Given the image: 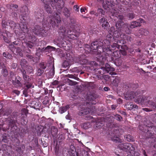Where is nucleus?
<instances>
[{
  "mask_svg": "<svg viewBox=\"0 0 156 156\" xmlns=\"http://www.w3.org/2000/svg\"><path fill=\"white\" fill-rule=\"evenodd\" d=\"M39 68L42 69H45L47 67V64L46 62H41L39 65Z\"/></svg>",
  "mask_w": 156,
  "mask_h": 156,
  "instance_id": "obj_48",
  "label": "nucleus"
},
{
  "mask_svg": "<svg viewBox=\"0 0 156 156\" xmlns=\"http://www.w3.org/2000/svg\"><path fill=\"white\" fill-rule=\"evenodd\" d=\"M23 69L26 70L30 73H32L33 71L32 67L29 65L27 66V67H26V68H24Z\"/></svg>",
  "mask_w": 156,
  "mask_h": 156,
  "instance_id": "obj_53",
  "label": "nucleus"
},
{
  "mask_svg": "<svg viewBox=\"0 0 156 156\" xmlns=\"http://www.w3.org/2000/svg\"><path fill=\"white\" fill-rule=\"evenodd\" d=\"M28 112V111L27 110L25 112V114L21 115V122H23L24 124H27V114Z\"/></svg>",
  "mask_w": 156,
  "mask_h": 156,
  "instance_id": "obj_27",
  "label": "nucleus"
},
{
  "mask_svg": "<svg viewBox=\"0 0 156 156\" xmlns=\"http://www.w3.org/2000/svg\"><path fill=\"white\" fill-rule=\"evenodd\" d=\"M147 104L149 105H150L153 107H156V103L153 101L152 100H148L147 102Z\"/></svg>",
  "mask_w": 156,
  "mask_h": 156,
  "instance_id": "obj_50",
  "label": "nucleus"
},
{
  "mask_svg": "<svg viewBox=\"0 0 156 156\" xmlns=\"http://www.w3.org/2000/svg\"><path fill=\"white\" fill-rule=\"evenodd\" d=\"M125 24V23L122 21H118L116 23L115 26L118 30H122L123 29Z\"/></svg>",
  "mask_w": 156,
  "mask_h": 156,
  "instance_id": "obj_26",
  "label": "nucleus"
},
{
  "mask_svg": "<svg viewBox=\"0 0 156 156\" xmlns=\"http://www.w3.org/2000/svg\"><path fill=\"white\" fill-rule=\"evenodd\" d=\"M55 48L50 46H48L45 48H43L41 49L39 48L37 51L36 54L37 55H38V53L39 54H40L42 52H50L53 50H55Z\"/></svg>",
  "mask_w": 156,
  "mask_h": 156,
  "instance_id": "obj_18",
  "label": "nucleus"
},
{
  "mask_svg": "<svg viewBox=\"0 0 156 156\" xmlns=\"http://www.w3.org/2000/svg\"><path fill=\"white\" fill-rule=\"evenodd\" d=\"M69 108V105H68L65 106L60 108L59 111L61 113H62L66 112Z\"/></svg>",
  "mask_w": 156,
  "mask_h": 156,
  "instance_id": "obj_44",
  "label": "nucleus"
},
{
  "mask_svg": "<svg viewBox=\"0 0 156 156\" xmlns=\"http://www.w3.org/2000/svg\"><path fill=\"white\" fill-rule=\"evenodd\" d=\"M144 21L142 18H140L137 20L132 22L131 23L130 25L131 28H133L136 27H139L141 26V23H144Z\"/></svg>",
  "mask_w": 156,
  "mask_h": 156,
  "instance_id": "obj_19",
  "label": "nucleus"
},
{
  "mask_svg": "<svg viewBox=\"0 0 156 156\" xmlns=\"http://www.w3.org/2000/svg\"><path fill=\"white\" fill-rule=\"evenodd\" d=\"M119 50H117L114 51L112 54V60H114L115 63L118 62V65H120L122 63V60L120 58L121 55L120 53Z\"/></svg>",
  "mask_w": 156,
  "mask_h": 156,
  "instance_id": "obj_12",
  "label": "nucleus"
},
{
  "mask_svg": "<svg viewBox=\"0 0 156 156\" xmlns=\"http://www.w3.org/2000/svg\"><path fill=\"white\" fill-rule=\"evenodd\" d=\"M76 58L77 62L81 65H86L88 62V60L86 58V56L84 55H81Z\"/></svg>",
  "mask_w": 156,
  "mask_h": 156,
  "instance_id": "obj_16",
  "label": "nucleus"
},
{
  "mask_svg": "<svg viewBox=\"0 0 156 156\" xmlns=\"http://www.w3.org/2000/svg\"><path fill=\"white\" fill-rule=\"evenodd\" d=\"M142 131L146 133L147 135H149L150 137H151L153 134L156 133V127L153 126L152 124H151L150 126L148 124Z\"/></svg>",
  "mask_w": 156,
  "mask_h": 156,
  "instance_id": "obj_10",
  "label": "nucleus"
},
{
  "mask_svg": "<svg viewBox=\"0 0 156 156\" xmlns=\"http://www.w3.org/2000/svg\"><path fill=\"white\" fill-rule=\"evenodd\" d=\"M29 17L28 15H24L23 14H21V17H20V20H21V22H26L27 20L29 19Z\"/></svg>",
  "mask_w": 156,
  "mask_h": 156,
  "instance_id": "obj_39",
  "label": "nucleus"
},
{
  "mask_svg": "<svg viewBox=\"0 0 156 156\" xmlns=\"http://www.w3.org/2000/svg\"><path fill=\"white\" fill-rule=\"evenodd\" d=\"M125 137V139L128 142H133L135 141L133 137L130 134L126 135Z\"/></svg>",
  "mask_w": 156,
  "mask_h": 156,
  "instance_id": "obj_40",
  "label": "nucleus"
},
{
  "mask_svg": "<svg viewBox=\"0 0 156 156\" xmlns=\"http://www.w3.org/2000/svg\"><path fill=\"white\" fill-rule=\"evenodd\" d=\"M135 14L133 13H129L127 14V17L130 19H132L135 17Z\"/></svg>",
  "mask_w": 156,
  "mask_h": 156,
  "instance_id": "obj_62",
  "label": "nucleus"
},
{
  "mask_svg": "<svg viewBox=\"0 0 156 156\" xmlns=\"http://www.w3.org/2000/svg\"><path fill=\"white\" fill-rule=\"evenodd\" d=\"M8 21L6 22L5 20H2V26L3 28H5L6 26H8Z\"/></svg>",
  "mask_w": 156,
  "mask_h": 156,
  "instance_id": "obj_58",
  "label": "nucleus"
},
{
  "mask_svg": "<svg viewBox=\"0 0 156 156\" xmlns=\"http://www.w3.org/2000/svg\"><path fill=\"white\" fill-rule=\"evenodd\" d=\"M119 148L121 150L131 153L135 150V147L129 143L120 144L118 145Z\"/></svg>",
  "mask_w": 156,
  "mask_h": 156,
  "instance_id": "obj_9",
  "label": "nucleus"
},
{
  "mask_svg": "<svg viewBox=\"0 0 156 156\" xmlns=\"http://www.w3.org/2000/svg\"><path fill=\"white\" fill-rule=\"evenodd\" d=\"M130 28V25L129 24L125 23V24L124 25L123 29L122 30V31L125 32L127 34H129L131 33Z\"/></svg>",
  "mask_w": 156,
  "mask_h": 156,
  "instance_id": "obj_25",
  "label": "nucleus"
},
{
  "mask_svg": "<svg viewBox=\"0 0 156 156\" xmlns=\"http://www.w3.org/2000/svg\"><path fill=\"white\" fill-rule=\"evenodd\" d=\"M22 42L19 40L17 39L15 41L12 42V43L14 44V45L19 46L21 45Z\"/></svg>",
  "mask_w": 156,
  "mask_h": 156,
  "instance_id": "obj_59",
  "label": "nucleus"
},
{
  "mask_svg": "<svg viewBox=\"0 0 156 156\" xmlns=\"http://www.w3.org/2000/svg\"><path fill=\"white\" fill-rule=\"evenodd\" d=\"M97 98L96 95L94 93L90 92L86 95V99L90 101H93Z\"/></svg>",
  "mask_w": 156,
  "mask_h": 156,
  "instance_id": "obj_23",
  "label": "nucleus"
},
{
  "mask_svg": "<svg viewBox=\"0 0 156 156\" xmlns=\"http://www.w3.org/2000/svg\"><path fill=\"white\" fill-rule=\"evenodd\" d=\"M34 15L37 21L40 23L42 22L43 25L46 26L48 25L50 27L51 26L52 27H54L61 21L59 14L57 12L53 16H48L46 20L44 19V12L42 9L35 11Z\"/></svg>",
  "mask_w": 156,
  "mask_h": 156,
  "instance_id": "obj_2",
  "label": "nucleus"
},
{
  "mask_svg": "<svg viewBox=\"0 0 156 156\" xmlns=\"http://www.w3.org/2000/svg\"><path fill=\"white\" fill-rule=\"evenodd\" d=\"M44 27L39 25H36L32 30L33 32L39 37H43L46 36L48 34L47 31L44 29Z\"/></svg>",
  "mask_w": 156,
  "mask_h": 156,
  "instance_id": "obj_8",
  "label": "nucleus"
},
{
  "mask_svg": "<svg viewBox=\"0 0 156 156\" xmlns=\"http://www.w3.org/2000/svg\"><path fill=\"white\" fill-rule=\"evenodd\" d=\"M67 30V29L66 30V27L63 26H62L59 28L58 32L59 35L61 37H64L65 35L72 32L71 29H69L68 30Z\"/></svg>",
  "mask_w": 156,
  "mask_h": 156,
  "instance_id": "obj_17",
  "label": "nucleus"
},
{
  "mask_svg": "<svg viewBox=\"0 0 156 156\" xmlns=\"http://www.w3.org/2000/svg\"><path fill=\"white\" fill-rule=\"evenodd\" d=\"M65 139V134H59L58 137V140L59 143L63 141Z\"/></svg>",
  "mask_w": 156,
  "mask_h": 156,
  "instance_id": "obj_55",
  "label": "nucleus"
},
{
  "mask_svg": "<svg viewBox=\"0 0 156 156\" xmlns=\"http://www.w3.org/2000/svg\"><path fill=\"white\" fill-rule=\"evenodd\" d=\"M98 1L101 2H103L104 7L109 8L110 7H112L115 6V5H117L118 3V0H115L114 1H112L111 0H97Z\"/></svg>",
  "mask_w": 156,
  "mask_h": 156,
  "instance_id": "obj_15",
  "label": "nucleus"
},
{
  "mask_svg": "<svg viewBox=\"0 0 156 156\" xmlns=\"http://www.w3.org/2000/svg\"><path fill=\"white\" fill-rule=\"evenodd\" d=\"M66 76L69 78L74 79L76 80L79 79V78L73 74H68L66 75Z\"/></svg>",
  "mask_w": 156,
  "mask_h": 156,
  "instance_id": "obj_63",
  "label": "nucleus"
},
{
  "mask_svg": "<svg viewBox=\"0 0 156 156\" xmlns=\"http://www.w3.org/2000/svg\"><path fill=\"white\" fill-rule=\"evenodd\" d=\"M116 5V7L118 8L116 9L112 8L110 10V12L112 14L111 16H112L116 17L118 19L120 20L119 21H122L124 19V17L122 15H119L118 13H119V12H124V10L122 8V6L121 5L119 4L118 2V4L117 5Z\"/></svg>",
  "mask_w": 156,
  "mask_h": 156,
  "instance_id": "obj_6",
  "label": "nucleus"
},
{
  "mask_svg": "<svg viewBox=\"0 0 156 156\" xmlns=\"http://www.w3.org/2000/svg\"><path fill=\"white\" fill-rule=\"evenodd\" d=\"M8 33H9V32L8 31H7L6 30H5V32L0 30V34L3 37V40L6 43L9 44L11 42V41L8 39V38L4 35V34H5L6 35V36H8Z\"/></svg>",
  "mask_w": 156,
  "mask_h": 156,
  "instance_id": "obj_22",
  "label": "nucleus"
},
{
  "mask_svg": "<svg viewBox=\"0 0 156 156\" xmlns=\"http://www.w3.org/2000/svg\"><path fill=\"white\" fill-rule=\"evenodd\" d=\"M69 66V63L68 61H65L62 63V66L64 68H66L68 67Z\"/></svg>",
  "mask_w": 156,
  "mask_h": 156,
  "instance_id": "obj_60",
  "label": "nucleus"
},
{
  "mask_svg": "<svg viewBox=\"0 0 156 156\" xmlns=\"http://www.w3.org/2000/svg\"><path fill=\"white\" fill-rule=\"evenodd\" d=\"M125 106L128 110H131L133 108L137 109L138 106L136 105L133 104L132 103L128 102L126 104Z\"/></svg>",
  "mask_w": 156,
  "mask_h": 156,
  "instance_id": "obj_24",
  "label": "nucleus"
},
{
  "mask_svg": "<svg viewBox=\"0 0 156 156\" xmlns=\"http://www.w3.org/2000/svg\"><path fill=\"white\" fill-rule=\"evenodd\" d=\"M15 48L16 49V52L18 53L20 56H22L23 55L21 52L22 50L21 48L18 47L17 48L15 47Z\"/></svg>",
  "mask_w": 156,
  "mask_h": 156,
  "instance_id": "obj_61",
  "label": "nucleus"
},
{
  "mask_svg": "<svg viewBox=\"0 0 156 156\" xmlns=\"http://www.w3.org/2000/svg\"><path fill=\"white\" fill-rule=\"evenodd\" d=\"M55 67L54 65L52 66V69L49 72V74L50 76L51 77H52L54 76L55 74Z\"/></svg>",
  "mask_w": 156,
  "mask_h": 156,
  "instance_id": "obj_57",
  "label": "nucleus"
},
{
  "mask_svg": "<svg viewBox=\"0 0 156 156\" xmlns=\"http://www.w3.org/2000/svg\"><path fill=\"white\" fill-rule=\"evenodd\" d=\"M50 2H48L44 4V9L46 12L48 13H51L53 12L52 9L50 7Z\"/></svg>",
  "mask_w": 156,
  "mask_h": 156,
  "instance_id": "obj_28",
  "label": "nucleus"
},
{
  "mask_svg": "<svg viewBox=\"0 0 156 156\" xmlns=\"http://www.w3.org/2000/svg\"><path fill=\"white\" fill-rule=\"evenodd\" d=\"M44 72V70L39 68L37 69V75L38 76H40L43 74Z\"/></svg>",
  "mask_w": 156,
  "mask_h": 156,
  "instance_id": "obj_56",
  "label": "nucleus"
},
{
  "mask_svg": "<svg viewBox=\"0 0 156 156\" xmlns=\"http://www.w3.org/2000/svg\"><path fill=\"white\" fill-rule=\"evenodd\" d=\"M70 20V22L69 24L70 26H72L73 28L74 27V26L76 25V20L73 18L71 17Z\"/></svg>",
  "mask_w": 156,
  "mask_h": 156,
  "instance_id": "obj_45",
  "label": "nucleus"
},
{
  "mask_svg": "<svg viewBox=\"0 0 156 156\" xmlns=\"http://www.w3.org/2000/svg\"><path fill=\"white\" fill-rule=\"evenodd\" d=\"M83 69V67L82 66H81L74 67L72 69V70L73 72H75L78 73L80 72H81Z\"/></svg>",
  "mask_w": 156,
  "mask_h": 156,
  "instance_id": "obj_42",
  "label": "nucleus"
},
{
  "mask_svg": "<svg viewBox=\"0 0 156 156\" xmlns=\"http://www.w3.org/2000/svg\"><path fill=\"white\" fill-rule=\"evenodd\" d=\"M113 37L110 34L107 35L106 39L104 40L99 39L93 41L91 44V48L92 50L97 49L98 55H100L101 52H112L116 47L119 48V46L116 44L110 46L111 42L113 41Z\"/></svg>",
  "mask_w": 156,
  "mask_h": 156,
  "instance_id": "obj_1",
  "label": "nucleus"
},
{
  "mask_svg": "<svg viewBox=\"0 0 156 156\" xmlns=\"http://www.w3.org/2000/svg\"><path fill=\"white\" fill-rule=\"evenodd\" d=\"M50 5L53 9H55L57 12L60 13L63 7L64 2L62 0H49Z\"/></svg>",
  "mask_w": 156,
  "mask_h": 156,
  "instance_id": "obj_7",
  "label": "nucleus"
},
{
  "mask_svg": "<svg viewBox=\"0 0 156 156\" xmlns=\"http://www.w3.org/2000/svg\"><path fill=\"white\" fill-rule=\"evenodd\" d=\"M119 37L122 39L125 40H129L130 37L129 36L126 35V34L123 33V31H122Z\"/></svg>",
  "mask_w": 156,
  "mask_h": 156,
  "instance_id": "obj_34",
  "label": "nucleus"
},
{
  "mask_svg": "<svg viewBox=\"0 0 156 156\" xmlns=\"http://www.w3.org/2000/svg\"><path fill=\"white\" fill-rule=\"evenodd\" d=\"M10 113V111L8 109L3 110L0 112L1 115L2 116H8Z\"/></svg>",
  "mask_w": 156,
  "mask_h": 156,
  "instance_id": "obj_36",
  "label": "nucleus"
},
{
  "mask_svg": "<svg viewBox=\"0 0 156 156\" xmlns=\"http://www.w3.org/2000/svg\"><path fill=\"white\" fill-rule=\"evenodd\" d=\"M20 63L22 69H24V68H26V67H27V66L28 65L27 61L26 59H21Z\"/></svg>",
  "mask_w": 156,
  "mask_h": 156,
  "instance_id": "obj_33",
  "label": "nucleus"
},
{
  "mask_svg": "<svg viewBox=\"0 0 156 156\" xmlns=\"http://www.w3.org/2000/svg\"><path fill=\"white\" fill-rule=\"evenodd\" d=\"M71 32V33H69V34H68V37L70 38L71 39H75L76 37H77V36L76 34H73V31L72 30Z\"/></svg>",
  "mask_w": 156,
  "mask_h": 156,
  "instance_id": "obj_49",
  "label": "nucleus"
},
{
  "mask_svg": "<svg viewBox=\"0 0 156 156\" xmlns=\"http://www.w3.org/2000/svg\"><path fill=\"white\" fill-rule=\"evenodd\" d=\"M24 87H25L24 88L28 89L34 87V86L32 85V83L30 82V81H27L25 82L24 84Z\"/></svg>",
  "mask_w": 156,
  "mask_h": 156,
  "instance_id": "obj_38",
  "label": "nucleus"
},
{
  "mask_svg": "<svg viewBox=\"0 0 156 156\" xmlns=\"http://www.w3.org/2000/svg\"><path fill=\"white\" fill-rule=\"evenodd\" d=\"M21 24H20V26L21 30L23 32L24 34H26V36H27V34L29 33V30L27 28V23L26 22H21Z\"/></svg>",
  "mask_w": 156,
  "mask_h": 156,
  "instance_id": "obj_21",
  "label": "nucleus"
},
{
  "mask_svg": "<svg viewBox=\"0 0 156 156\" xmlns=\"http://www.w3.org/2000/svg\"><path fill=\"white\" fill-rule=\"evenodd\" d=\"M98 72L101 75H103L106 73H109V72H113L115 70L114 68L112 67L108 63L105 64V67H101L99 69ZM111 73H110L111 74Z\"/></svg>",
  "mask_w": 156,
  "mask_h": 156,
  "instance_id": "obj_11",
  "label": "nucleus"
},
{
  "mask_svg": "<svg viewBox=\"0 0 156 156\" xmlns=\"http://www.w3.org/2000/svg\"><path fill=\"white\" fill-rule=\"evenodd\" d=\"M112 140L116 143L121 142V140L119 138V132L118 129H115L112 130L111 133Z\"/></svg>",
  "mask_w": 156,
  "mask_h": 156,
  "instance_id": "obj_13",
  "label": "nucleus"
},
{
  "mask_svg": "<svg viewBox=\"0 0 156 156\" xmlns=\"http://www.w3.org/2000/svg\"><path fill=\"white\" fill-rule=\"evenodd\" d=\"M6 121L8 123L9 127L6 129L3 128V131H5L8 129H10L11 132H14L17 129L16 123L18 121V115L16 113H13L11 114L7 118Z\"/></svg>",
  "mask_w": 156,
  "mask_h": 156,
  "instance_id": "obj_4",
  "label": "nucleus"
},
{
  "mask_svg": "<svg viewBox=\"0 0 156 156\" xmlns=\"http://www.w3.org/2000/svg\"><path fill=\"white\" fill-rule=\"evenodd\" d=\"M2 55L7 59H10L12 58V56L11 54L7 52H4L2 54Z\"/></svg>",
  "mask_w": 156,
  "mask_h": 156,
  "instance_id": "obj_46",
  "label": "nucleus"
},
{
  "mask_svg": "<svg viewBox=\"0 0 156 156\" xmlns=\"http://www.w3.org/2000/svg\"><path fill=\"white\" fill-rule=\"evenodd\" d=\"M29 92V90L24 88V89L23 91V94L24 95L25 97L28 96V92Z\"/></svg>",
  "mask_w": 156,
  "mask_h": 156,
  "instance_id": "obj_64",
  "label": "nucleus"
},
{
  "mask_svg": "<svg viewBox=\"0 0 156 156\" xmlns=\"http://www.w3.org/2000/svg\"><path fill=\"white\" fill-rule=\"evenodd\" d=\"M20 11L24 15H28L29 13L28 8L26 5H24L20 9Z\"/></svg>",
  "mask_w": 156,
  "mask_h": 156,
  "instance_id": "obj_32",
  "label": "nucleus"
},
{
  "mask_svg": "<svg viewBox=\"0 0 156 156\" xmlns=\"http://www.w3.org/2000/svg\"><path fill=\"white\" fill-rule=\"evenodd\" d=\"M31 105L33 108L36 109H39L41 106V104L39 102H37L35 101H33Z\"/></svg>",
  "mask_w": 156,
  "mask_h": 156,
  "instance_id": "obj_30",
  "label": "nucleus"
},
{
  "mask_svg": "<svg viewBox=\"0 0 156 156\" xmlns=\"http://www.w3.org/2000/svg\"><path fill=\"white\" fill-rule=\"evenodd\" d=\"M84 49L85 51H86L88 52H90L92 51L91 45L90 46L89 45L87 44H86L85 45Z\"/></svg>",
  "mask_w": 156,
  "mask_h": 156,
  "instance_id": "obj_54",
  "label": "nucleus"
},
{
  "mask_svg": "<svg viewBox=\"0 0 156 156\" xmlns=\"http://www.w3.org/2000/svg\"><path fill=\"white\" fill-rule=\"evenodd\" d=\"M138 85L136 84H130L129 85L128 87L129 88V89H135L137 87Z\"/></svg>",
  "mask_w": 156,
  "mask_h": 156,
  "instance_id": "obj_51",
  "label": "nucleus"
},
{
  "mask_svg": "<svg viewBox=\"0 0 156 156\" xmlns=\"http://www.w3.org/2000/svg\"><path fill=\"white\" fill-rule=\"evenodd\" d=\"M58 130L55 126H52L51 129V133L53 137L55 136L57 134Z\"/></svg>",
  "mask_w": 156,
  "mask_h": 156,
  "instance_id": "obj_35",
  "label": "nucleus"
},
{
  "mask_svg": "<svg viewBox=\"0 0 156 156\" xmlns=\"http://www.w3.org/2000/svg\"><path fill=\"white\" fill-rule=\"evenodd\" d=\"M24 35L25 36L23 38L21 37H20L22 38V40L26 39L27 41L22 43L25 44L27 48H33L35 44V41L37 40L36 38L33 35L32 33H28L27 36V35L25 36V34Z\"/></svg>",
  "mask_w": 156,
  "mask_h": 156,
  "instance_id": "obj_5",
  "label": "nucleus"
},
{
  "mask_svg": "<svg viewBox=\"0 0 156 156\" xmlns=\"http://www.w3.org/2000/svg\"><path fill=\"white\" fill-rule=\"evenodd\" d=\"M122 31V30H115L113 33V36L114 37H115L117 38H119L120 35Z\"/></svg>",
  "mask_w": 156,
  "mask_h": 156,
  "instance_id": "obj_41",
  "label": "nucleus"
},
{
  "mask_svg": "<svg viewBox=\"0 0 156 156\" xmlns=\"http://www.w3.org/2000/svg\"><path fill=\"white\" fill-rule=\"evenodd\" d=\"M96 108L95 106H90V108H87L81 110L79 114L80 115H86L88 114H92L95 111Z\"/></svg>",
  "mask_w": 156,
  "mask_h": 156,
  "instance_id": "obj_14",
  "label": "nucleus"
},
{
  "mask_svg": "<svg viewBox=\"0 0 156 156\" xmlns=\"http://www.w3.org/2000/svg\"><path fill=\"white\" fill-rule=\"evenodd\" d=\"M105 12L102 9H98L97 11V14L96 16H102L105 15Z\"/></svg>",
  "mask_w": 156,
  "mask_h": 156,
  "instance_id": "obj_37",
  "label": "nucleus"
},
{
  "mask_svg": "<svg viewBox=\"0 0 156 156\" xmlns=\"http://www.w3.org/2000/svg\"><path fill=\"white\" fill-rule=\"evenodd\" d=\"M21 72L22 73L23 78L24 80V82L27 81H30L31 80V79L29 78V76L26 74V73L25 70L22 69L21 70Z\"/></svg>",
  "mask_w": 156,
  "mask_h": 156,
  "instance_id": "obj_29",
  "label": "nucleus"
},
{
  "mask_svg": "<svg viewBox=\"0 0 156 156\" xmlns=\"http://www.w3.org/2000/svg\"><path fill=\"white\" fill-rule=\"evenodd\" d=\"M90 126L91 125L90 122L84 123L82 125V127L85 129H88Z\"/></svg>",
  "mask_w": 156,
  "mask_h": 156,
  "instance_id": "obj_52",
  "label": "nucleus"
},
{
  "mask_svg": "<svg viewBox=\"0 0 156 156\" xmlns=\"http://www.w3.org/2000/svg\"><path fill=\"white\" fill-rule=\"evenodd\" d=\"M145 92V90L140 91L137 90L136 92H134L133 91L128 90L125 96V98L126 100L132 99L137 98L136 102L138 103L143 104L146 102V101L151 99V97L147 96H142V94Z\"/></svg>",
  "mask_w": 156,
  "mask_h": 156,
  "instance_id": "obj_3",
  "label": "nucleus"
},
{
  "mask_svg": "<svg viewBox=\"0 0 156 156\" xmlns=\"http://www.w3.org/2000/svg\"><path fill=\"white\" fill-rule=\"evenodd\" d=\"M62 13L66 17L68 18L70 16V11L66 7H65L63 9Z\"/></svg>",
  "mask_w": 156,
  "mask_h": 156,
  "instance_id": "obj_31",
  "label": "nucleus"
},
{
  "mask_svg": "<svg viewBox=\"0 0 156 156\" xmlns=\"http://www.w3.org/2000/svg\"><path fill=\"white\" fill-rule=\"evenodd\" d=\"M8 25L11 28H14L16 26V24L13 21L11 20H8Z\"/></svg>",
  "mask_w": 156,
  "mask_h": 156,
  "instance_id": "obj_47",
  "label": "nucleus"
},
{
  "mask_svg": "<svg viewBox=\"0 0 156 156\" xmlns=\"http://www.w3.org/2000/svg\"><path fill=\"white\" fill-rule=\"evenodd\" d=\"M2 130V128L0 127V131ZM7 137L6 135L0 136V142H3L4 143L7 142Z\"/></svg>",
  "mask_w": 156,
  "mask_h": 156,
  "instance_id": "obj_43",
  "label": "nucleus"
},
{
  "mask_svg": "<svg viewBox=\"0 0 156 156\" xmlns=\"http://www.w3.org/2000/svg\"><path fill=\"white\" fill-rule=\"evenodd\" d=\"M99 22L102 25V26L104 29L108 30L109 27V23L108 22L107 19L103 17L99 20Z\"/></svg>",
  "mask_w": 156,
  "mask_h": 156,
  "instance_id": "obj_20",
  "label": "nucleus"
}]
</instances>
